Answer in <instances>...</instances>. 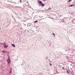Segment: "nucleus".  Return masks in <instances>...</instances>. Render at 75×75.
Returning <instances> with one entry per match:
<instances>
[{
  "label": "nucleus",
  "instance_id": "nucleus-1",
  "mask_svg": "<svg viewBox=\"0 0 75 75\" xmlns=\"http://www.w3.org/2000/svg\"><path fill=\"white\" fill-rule=\"evenodd\" d=\"M12 72V68L11 67L9 73V74H11Z\"/></svg>",
  "mask_w": 75,
  "mask_h": 75
},
{
  "label": "nucleus",
  "instance_id": "nucleus-2",
  "mask_svg": "<svg viewBox=\"0 0 75 75\" xmlns=\"http://www.w3.org/2000/svg\"><path fill=\"white\" fill-rule=\"evenodd\" d=\"M38 3H39V4H41V3H42V2L41 1H40V0H38Z\"/></svg>",
  "mask_w": 75,
  "mask_h": 75
},
{
  "label": "nucleus",
  "instance_id": "nucleus-3",
  "mask_svg": "<svg viewBox=\"0 0 75 75\" xmlns=\"http://www.w3.org/2000/svg\"><path fill=\"white\" fill-rule=\"evenodd\" d=\"M7 61L8 64H10V60L8 59L7 60Z\"/></svg>",
  "mask_w": 75,
  "mask_h": 75
},
{
  "label": "nucleus",
  "instance_id": "nucleus-4",
  "mask_svg": "<svg viewBox=\"0 0 75 75\" xmlns=\"http://www.w3.org/2000/svg\"><path fill=\"white\" fill-rule=\"evenodd\" d=\"M11 45L12 47H14V48L16 47V46L14 45V44H12Z\"/></svg>",
  "mask_w": 75,
  "mask_h": 75
},
{
  "label": "nucleus",
  "instance_id": "nucleus-5",
  "mask_svg": "<svg viewBox=\"0 0 75 75\" xmlns=\"http://www.w3.org/2000/svg\"><path fill=\"white\" fill-rule=\"evenodd\" d=\"M8 46L7 45H4V47L5 48H7L8 47Z\"/></svg>",
  "mask_w": 75,
  "mask_h": 75
},
{
  "label": "nucleus",
  "instance_id": "nucleus-6",
  "mask_svg": "<svg viewBox=\"0 0 75 75\" xmlns=\"http://www.w3.org/2000/svg\"><path fill=\"white\" fill-rule=\"evenodd\" d=\"M40 5H42V6H45V4H42V3L40 4Z\"/></svg>",
  "mask_w": 75,
  "mask_h": 75
},
{
  "label": "nucleus",
  "instance_id": "nucleus-7",
  "mask_svg": "<svg viewBox=\"0 0 75 75\" xmlns=\"http://www.w3.org/2000/svg\"><path fill=\"white\" fill-rule=\"evenodd\" d=\"M74 4H73V5H71L70 6V7H72L73 6H74Z\"/></svg>",
  "mask_w": 75,
  "mask_h": 75
},
{
  "label": "nucleus",
  "instance_id": "nucleus-8",
  "mask_svg": "<svg viewBox=\"0 0 75 75\" xmlns=\"http://www.w3.org/2000/svg\"><path fill=\"white\" fill-rule=\"evenodd\" d=\"M52 35H54V36H55V34H54V33H52Z\"/></svg>",
  "mask_w": 75,
  "mask_h": 75
},
{
  "label": "nucleus",
  "instance_id": "nucleus-9",
  "mask_svg": "<svg viewBox=\"0 0 75 75\" xmlns=\"http://www.w3.org/2000/svg\"><path fill=\"white\" fill-rule=\"evenodd\" d=\"M8 59L10 60V57H9V56H8Z\"/></svg>",
  "mask_w": 75,
  "mask_h": 75
},
{
  "label": "nucleus",
  "instance_id": "nucleus-10",
  "mask_svg": "<svg viewBox=\"0 0 75 75\" xmlns=\"http://www.w3.org/2000/svg\"><path fill=\"white\" fill-rule=\"evenodd\" d=\"M37 22H38V21H34V23H37Z\"/></svg>",
  "mask_w": 75,
  "mask_h": 75
},
{
  "label": "nucleus",
  "instance_id": "nucleus-11",
  "mask_svg": "<svg viewBox=\"0 0 75 75\" xmlns=\"http://www.w3.org/2000/svg\"><path fill=\"white\" fill-rule=\"evenodd\" d=\"M49 65H50V66H51L52 64H51V63H49Z\"/></svg>",
  "mask_w": 75,
  "mask_h": 75
},
{
  "label": "nucleus",
  "instance_id": "nucleus-12",
  "mask_svg": "<svg viewBox=\"0 0 75 75\" xmlns=\"http://www.w3.org/2000/svg\"><path fill=\"white\" fill-rule=\"evenodd\" d=\"M6 52H7V51L6 52V51H4V53L5 54V53H6Z\"/></svg>",
  "mask_w": 75,
  "mask_h": 75
},
{
  "label": "nucleus",
  "instance_id": "nucleus-13",
  "mask_svg": "<svg viewBox=\"0 0 75 75\" xmlns=\"http://www.w3.org/2000/svg\"><path fill=\"white\" fill-rule=\"evenodd\" d=\"M62 70H64V69H65V68H64V67H62Z\"/></svg>",
  "mask_w": 75,
  "mask_h": 75
},
{
  "label": "nucleus",
  "instance_id": "nucleus-14",
  "mask_svg": "<svg viewBox=\"0 0 75 75\" xmlns=\"http://www.w3.org/2000/svg\"><path fill=\"white\" fill-rule=\"evenodd\" d=\"M22 2V0H20V2L21 3Z\"/></svg>",
  "mask_w": 75,
  "mask_h": 75
},
{
  "label": "nucleus",
  "instance_id": "nucleus-15",
  "mask_svg": "<svg viewBox=\"0 0 75 75\" xmlns=\"http://www.w3.org/2000/svg\"><path fill=\"white\" fill-rule=\"evenodd\" d=\"M67 73H68V74H69V72L68 71H67Z\"/></svg>",
  "mask_w": 75,
  "mask_h": 75
},
{
  "label": "nucleus",
  "instance_id": "nucleus-16",
  "mask_svg": "<svg viewBox=\"0 0 75 75\" xmlns=\"http://www.w3.org/2000/svg\"><path fill=\"white\" fill-rule=\"evenodd\" d=\"M71 1V0H69V1H68V2H70V1Z\"/></svg>",
  "mask_w": 75,
  "mask_h": 75
},
{
  "label": "nucleus",
  "instance_id": "nucleus-17",
  "mask_svg": "<svg viewBox=\"0 0 75 75\" xmlns=\"http://www.w3.org/2000/svg\"><path fill=\"white\" fill-rule=\"evenodd\" d=\"M48 10H51V8H49L48 9Z\"/></svg>",
  "mask_w": 75,
  "mask_h": 75
},
{
  "label": "nucleus",
  "instance_id": "nucleus-18",
  "mask_svg": "<svg viewBox=\"0 0 75 75\" xmlns=\"http://www.w3.org/2000/svg\"><path fill=\"white\" fill-rule=\"evenodd\" d=\"M4 51L3 50V51H2V52H4Z\"/></svg>",
  "mask_w": 75,
  "mask_h": 75
},
{
  "label": "nucleus",
  "instance_id": "nucleus-19",
  "mask_svg": "<svg viewBox=\"0 0 75 75\" xmlns=\"http://www.w3.org/2000/svg\"><path fill=\"white\" fill-rule=\"evenodd\" d=\"M3 44L4 45H5V44H6L5 43H3Z\"/></svg>",
  "mask_w": 75,
  "mask_h": 75
},
{
  "label": "nucleus",
  "instance_id": "nucleus-20",
  "mask_svg": "<svg viewBox=\"0 0 75 75\" xmlns=\"http://www.w3.org/2000/svg\"><path fill=\"white\" fill-rule=\"evenodd\" d=\"M46 59H48V57H46Z\"/></svg>",
  "mask_w": 75,
  "mask_h": 75
},
{
  "label": "nucleus",
  "instance_id": "nucleus-21",
  "mask_svg": "<svg viewBox=\"0 0 75 75\" xmlns=\"http://www.w3.org/2000/svg\"><path fill=\"white\" fill-rule=\"evenodd\" d=\"M43 1H46V0H43Z\"/></svg>",
  "mask_w": 75,
  "mask_h": 75
},
{
  "label": "nucleus",
  "instance_id": "nucleus-22",
  "mask_svg": "<svg viewBox=\"0 0 75 75\" xmlns=\"http://www.w3.org/2000/svg\"><path fill=\"white\" fill-rule=\"evenodd\" d=\"M9 75H11V74H10Z\"/></svg>",
  "mask_w": 75,
  "mask_h": 75
},
{
  "label": "nucleus",
  "instance_id": "nucleus-23",
  "mask_svg": "<svg viewBox=\"0 0 75 75\" xmlns=\"http://www.w3.org/2000/svg\"><path fill=\"white\" fill-rule=\"evenodd\" d=\"M52 19H53V18H52Z\"/></svg>",
  "mask_w": 75,
  "mask_h": 75
},
{
  "label": "nucleus",
  "instance_id": "nucleus-24",
  "mask_svg": "<svg viewBox=\"0 0 75 75\" xmlns=\"http://www.w3.org/2000/svg\"><path fill=\"white\" fill-rule=\"evenodd\" d=\"M73 75H74V74H73Z\"/></svg>",
  "mask_w": 75,
  "mask_h": 75
},
{
  "label": "nucleus",
  "instance_id": "nucleus-25",
  "mask_svg": "<svg viewBox=\"0 0 75 75\" xmlns=\"http://www.w3.org/2000/svg\"><path fill=\"white\" fill-rule=\"evenodd\" d=\"M32 75L31 74V75Z\"/></svg>",
  "mask_w": 75,
  "mask_h": 75
}]
</instances>
